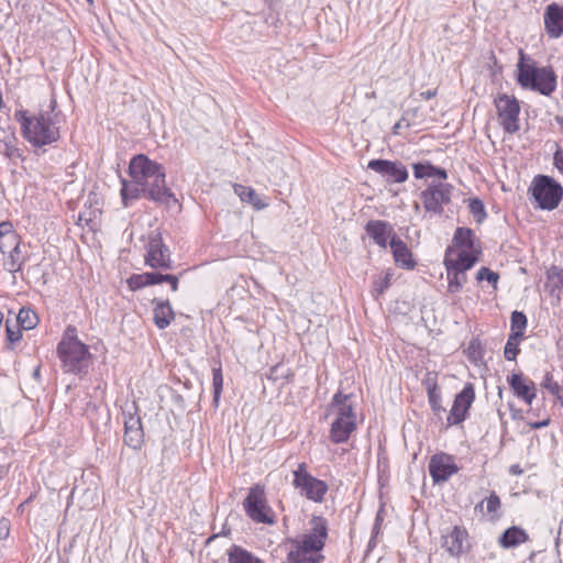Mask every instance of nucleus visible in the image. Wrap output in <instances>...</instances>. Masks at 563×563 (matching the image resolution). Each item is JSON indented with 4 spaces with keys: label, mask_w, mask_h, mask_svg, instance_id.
Segmentation results:
<instances>
[{
    "label": "nucleus",
    "mask_w": 563,
    "mask_h": 563,
    "mask_svg": "<svg viewBox=\"0 0 563 563\" xmlns=\"http://www.w3.org/2000/svg\"><path fill=\"white\" fill-rule=\"evenodd\" d=\"M129 174L132 180L143 189V197L169 206L177 202L175 195L166 186L164 167L140 154L134 156L129 165Z\"/></svg>",
    "instance_id": "1"
},
{
    "label": "nucleus",
    "mask_w": 563,
    "mask_h": 563,
    "mask_svg": "<svg viewBox=\"0 0 563 563\" xmlns=\"http://www.w3.org/2000/svg\"><path fill=\"white\" fill-rule=\"evenodd\" d=\"M310 529L300 539L291 540L292 549L286 556V563H319L321 555H316L325 544L328 522L323 517L313 516Z\"/></svg>",
    "instance_id": "2"
},
{
    "label": "nucleus",
    "mask_w": 563,
    "mask_h": 563,
    "mask_svg": "<svg viewBox=\"0 0 563 563\" xmlns=\"http://www.w3.org/2000/svg\"><path fill=\"white\" fill-rule=\"evenodd\" d=\"M519 55L517 82L523 89L538 91L543 96H550L554 92L556 89V75L552 67H538L537 62L526 55L523 51H520Z\"/></svg>",
    "instance_id": "3"
},
{
    "label": "nucleus",
    "mask_w": 563,
    "mask_h": 563,
    "mask_svg": "<svg viewBox=\"0 0 563 563\" xmlns=\"http://www.w3.org/2000/svg\"><path fill=\"white\" fill-rule=\"evenodd\" d=\"M14 117L21 124L24 139L33 146L48 145L59 139V129L47 113L30 115L26 111H16Z\"/></svg>",
    "instance_id": "4"
},
{
    "label": "nucleus",
    "mask_w": 563,
    "mask_h": 563,
    "mask_svg": "<svg viewBox=\"0 0 563 563\" xmlns=\"http://www.w3.org/2000/svg\"><path fill=\"white\" fill-rule=\"evenodd\" d=\"M57 355L66 373L81 374L88 368V347L77 339V330L74 327L66 329L57 345Z\"/></svg>",
    "instance_id": "5"
},
{
    "label": "nucleus",
    "mask_w": 563,
    "mask_h": 563,
    "mask_svg": "<svg viewBox=\"0 0 563 563\" xmlns=\"http://www.w3.org/2000/svg\"><path fill=\"white\" fill-rule=\"evenodd\" d=\"M478 261L476 254L466 251H459L456 256L452 249H448L444 256V266L446 269L448 291L457 294L467 282L466 272L471 269Z\"/></svg>",
    "instance_id": "6"
},
{
    "label": "nucleus",
    "mask_w": 563,
    "mask_h": 563,
    "mask_svg": "<svg viewBox=\"0 0 563 563\" xmlns=\"http://www.w3.org/2000/svg\"><path fill=\"white\" fill-rule=\"evenodd\" d=\"M542 210H554L563 197V187L547 175H538L533 178L528 190Z\"/></svg>",
    "instance_id": "7"
},
{
    "label": "nucleus",
    "mask_w": 563,
    "mask_h": 563,
    "mask_svg": "<svg viewBox=\"0 0 563 563\" xmlns=\"http://www.w3.org/2000/svg\"><path fill=\"white\" fill-rule=\"evenodd\" d=\"M495 106L500 125L508 134H515L520 130V104L514 96L506 93L495 98Z\"/></svg>",
    "instance_id": "8"
},
{
    "label": "nucleus",
    "mask_w": 563,
    "mask_h": 563,
    "mask_svg": "<svg viewBox=\"0 0 563 563\" xmlns=\"http://www.w3.org/2000/svg\"><path fill=\"white\" fill-rule=\"evenodd\" d=\"M441 547L451 558L460 559L472 549L468 531L459 525L442 530Z\"/></svg>",
    "instance_id": "9"
},
{
    "label": "nucleus",
    "mask_w": 563,
    "mask_h": 563,
    "mask_svg": "<svg viewBox=\"0 0 563 563\" xmlns=\"http://www.w3.org/2000/svg\"><path fill=\"white\" fill-rule=\"evenodd\" d=\"M452 190L448 183L430 184L420 195L426 211L442 214L444 206L451 202Z\"/></svg>",
    "instance_id": "10"
},
{
    "label": "nucleus",
    "mask_w": 563,
    "mask_h": 563,
    "mask_svg": "<svg viewBox=\"0 0 563 563\" xmlns=\"http://www.w3.org/2000/svg\"><path fill=\"white\" fill-rule=\"evenodd\" d=\"M145 264L153 269L167 271L173 267L169 249L159 233H152L146 244Z\"/></svg>",
    "instance_id": "11"
},
{
    "label": "nucleus",
    "mask_w": 563,
    "mask_h": 563,
    "mask_svg": "<svg viewBox=\"0 0 563 563\" xmlns=\"http://www.w3.org/2000/svg\"><path fill=\"white\" fill-rule=\"evenodd\" d=\"M246 515L255 522L275 523V512L268 506L265 495H246L243 501Z\"/></svg>",
    "instance_id": "12"
},
{
    "label": "nucleus",
    "mask_w": 563,
    "mask_h": 563,
    "mask_svg": "<svg viewBox=\"0 0 563 563\" xmlns=\"http://www.w3.org/2000/svg\"><path fill=\"white\" fill-rule=\"evenodd\" d=\"M475 399L474 386L467 383L455 396L453 406L446 418L448 426L460 424L466 419L467 412Z\"/></svg>",
    "instance_id": "13"
},
{
    "label": "nucleus",
    "mask_w": 563,
    "mask_h": 563,
    "mask_svg": "<svg viewBox=\"0 0 563 563\" xmlns=\"http://www.w3.org/2000/svg\"><path fill=\"white\" fill-rule=\"evenodd\" d=\"M367 167L385 177L387 183H405L408 179L406 166L398 161L372 159Z\"/></svg>",
    "instance_id": "14"
},
{
    "label": "nucleus",
    "mask_w": 563,
    "mask_h": 563,
    "mask_svg": "<svg viewBox=\"0 0 563 563\" xmlns=\"http://www.w3.org/2000/svg\"><path fill=\"white\" fill-rule=\"evenodd\" d=\"M459 467L454 457L445 453L434 454L429 462V472L433 481L444 482L453 474L457 473Z\"/></svg>",
    "instance_id": "15"
},
{
    "label": "nucleus",
    "mask_w": 563,
    "mask_h": 563,
    "mask_svg": "<svg viewBox=\"0 0 563 563\" xmlns=\"http://www.w3.org/2000/svg\"><path fill=\"white\" fill-rule=\"evenodd\" d=\"M292 484L302 493H327L329 489L325 482L314 478L307 472L305 464H299L294 471Z\"/></svg>",
    "instance_id": "16"
},
{
    "label": "nucleus",
    "mask_w": 563,
    "mask_h": 563,
    "mask_svg": "<svg viewBox=\"0 0 563 563\" xmlns=\"http://www.w3.org/2000/svg\"><path fill=\"white\" fill-rule=\"evenodd\" d=\"M507 382L514 391V395L522 399L527 405H531L537 397L536 384L525 377L521 373H514L507 377Z\"/></svg>",
    "instance_id": "17"
},
{
    "label": "nucleus",
    "mask_w": 563,
    "mask_h": 563,
    "mask_svg": "<svg viewBox=\"0 0 563 563\" xmlns=\"http://www.w3.org/2000/svg\"><path fill=\"white\" fill-rule=\"evenodd\" d=\"M543 20L549 37L559 38L563 35V5L550 3L545 8Z\"/></svg>",
    "instance_id": "18"
},
{
    "label": "nucleus",
    "mask_w": 563,
    "mask_h": 563,
    "mask_svg": "<svg viewBox=\"0 0 563 563\" xmlns=\"http://www.w3.org/2000/svg\"><path fill=\"white\" fill-rule=\"evenodd\" d=\"M124 443L133 450H139L144 441V432L139 416L129 413L124 418Z\"/></svg>",
    "instance_id": "19"
},
{
    "label": "nucleus",
    "mask_w": 563,
    "mask_h": 563,
    "mask_svg": "<svg viewBox=\"0 0 563 563\" xmlns=\"http://www.w3.org/2000/svg\"><path fill=\"white\" fill-rule=\"evenodd\" d=\"M353 397V394H343L342 391L334 394L328 407V415L332 413L335 415V418L356 420Z\"/></svg>",
    "instance_id": "20"
},
{
    "label": "nucleus",
    "mask_w": 563,
    "mask_h": 563,
    "mask_svg": "<svg viewBox=\"0 0 563 563\" xmlns=\"http://www.w3.org/2000/svg\"><path fill=\"white\" fill-rule=\"evenodd\" d=\"M365 231L383 249L387 247L388 239L391 240V236L396 235L393 227L383 220L368 221L365 225Z\"/></svg>",
    "instance_id": "21"
},
{
    "label": "nucleus",
    "mask_w": 563,
    "mask_h": 563,
    "mask_svg": "<svg viewBox=\"0 0 563 563\" xmlns=\"http://www.w3.org/2000/svg\"><path fill=\"white\" fill-rule=\"evenodd\" d=\"M389 246L391 249L394 261L397 265L406 269H412L415 267L416 262L412 258L411 251L397 235L391 236Z\"/></svg>",
    "instance_id": "22"
},
{
    "label": "nucleus",
    "mask_w": 563,
    "mask_h": 563,
    "mask_svg": "<svg viewBox=\"0 0 563 563\" xmlns=\"http://www.w3.org/2000/svg\"><path fill=\"white\" fill-rule=\"evenodd\" d=\"M356 429V420L335 418L331 423L330 439L334 443H344Z\"/></svg>",
    "instance_id": "23"
},
{
    "label": "nucleus",
    "mask_w": 563,
    "mask_h": 563,
    "mask_svg": "<svg viewBox=\"0 0 563 563\" xmlns=\"http://www.w3.org/2000/svg\"><path fill=\"white\" fill-rule=\"evenodd\" d=\"M453 242L457 246V250H452L454 256H456L459 251H466L471 254H476L478 257L481 252L475 246V234L471 229L457 228L453 236Z\"/></svg>",
    "instance_id": "24"
},
{
    "label": "nucleus",
    "mask_w": 563,
    "mask_h": 563,
    "mask_svg": "<svg viewBox=\"0 0 563 563\" xmlns=\"http://www.w3.org/2000/svg\"><path fill=\"white\" fill-rule=\"evenodd\" d=\"M529 540L528 533L518 526L507 528L499 537V544L504 549H511Z\"/></svg>",
    "instance_id": "25"
},
{
    "label": "nucleus",
    "mask_w": 563,
    "mask_h": 563,
    "mask_svg": "<svg viewBox=\"0 0 563 563\" xmlns=\"http://www.w3.org/2000/svg\"><path fill=\"white\" fill-rule=\"evenodd\" d=\"M154 323L163 330L166 329L175 318V313L168 300H153Z\"/></svg>",
    "instance_id": "26"
},
{
    "label": "nucleus",
    "mask_w": 563,
    "mask_h": 563,
    "mask_svg": "<svg viewBox=\"0 0 563 563\" xmlns=\"http://www.w3.org/2000/svg\"><path fill=\"white\" fill-rule=\"evenodd\" d=\"M227 555L229 563H264L263 560L255 556L252 552L236 544H233L227 551Z\"/></svg>",
    "instance_id": "27"
},
{
    "label": "nucleus",
    "mask_w": 563,
    "mask_h": 563,
    "mask_svg": "<svg viewBox=\"0 0 563 563\" xmlns=\"http://www.w3.org/2000/svg\"><path fill=\"white\" fill-rule=\"evenodd\" d=\"M234 191L242 201L249 202L252 206H254L257 210H262L266 207V203H263L258 197V195L255 192L254 189L250 187H245L242 185H236L234 187Z\"/></svg>",
    "instance_id": "28"
},
{
    "label": "nucleus",
    "mask_w": 563,
    "mask_h": 563,
    "mask_svg": "<svg viewBox=\"0 0 563 563\" xmlns=\"http://www.w3.org/2000/svg\"><path fill=\"white\" fill-rule=\"evenodd\" d=\"M16 321L19 327L24 330H32L38 323L37 314L30 308H21L18 316Z\"/></svg>",
    "instance_id": "29"
},
{
    "label": "nucleus",
    "mask_w": 563,
    "mask_h": 563,
    "mask_svg": "<svg viewBox=\"0 0 563 563\" xmlns=\"http://www.w3.org/2000/svg\"><path fill=\"white\" fill-rule=\"evenodd\" d=\"M139 187L133 180L131 184H128L124 179L122 180L121 198L124 207L129 206L130 200L143 197V189H139Z\"/></svg>",
    "instance_id": "30"
},
{
    "label": "nucleus",
    "mask_w": 563,
    "mask_h": 563,
    "mask_svg": "<svg viewBox=\"0 0 563 563\" xmlns=\"http://www.w3.org/2000/svg\"><path fill=\"white\" fill-rule=\"evenodd\" d=\"M391 277H393V273L388 269V271L382 272L379 275H377L374 278L372 292L375 297H378L385 292V290L390 285Z\"/></svg>",
    "instance_id": "31"
},
{
    "label": "nucleus",
    "mask_w": 563,
    "mask_h": 563,
    "mask_svg": "<svg viewBox=\"0 0 563 563\" xmlns=\"http://www.w3.org/2000/svg\"><path fill=\"white\" fill-rule=\"evenodd\" d=\"M153 282H154L153 273L147 272V273H142V274H133L128 279V285H129L130 289L137 290L143 287L153 285Z\"/></svg>",
    "instance_id": "32"
},
{
    "label": "nucleus",
    "mask_w": 563,
    "mask_h": 563,
    "mask_svg": "<svg viewBox=\"0 0 563 563\" xmlns=\"http://www.w3.org/2000/svg\"><path fill=\"white\" fill-rule=\"evenodd\" d=\"M510 327H511V333L518 334L521 338L525 335V330L527 328V317L521 311H514L511 313L510 318Z\"/></svg>",
    "instance_id": "33"
},
{
    "label": "nucleus",
    "mask_w": 563,
    "mask_h": 563,
    "mask_svg": "<svg viewBox=\"0 0 563 563\" xmlns=\"http://www.w3.org/2000/svg\"><path fill=\"white\" fill-rule=\"evenodd\" d=\"M523 338L518 334H512L508 336L507 343L505 345L504 355L508 361H515L517 355L519 354V343Z\"/></svg>",
    "instance_id": "34"
},
{
    "label": "nucleus",
    "mask_w": 563,
    "mask_h": 563,
    "mask_svg": "<svg viewBox=\"0 0 563 563\" xmlns=\"http://www.w3.org/2000/svg\"><path fill=\"white\" fill-rule=\"evenodd\" d=\"M9 256L4 260V268L10 273H16L21 269L23 260L21 258V251H9Z\"/></svg>",
    "instance_id": "35"
},
{
    "label": "nucleus",
    "mask_w": 563,
    "mask_h": 563,
    "mask_svg": "<svg viewBox=\"0 0 563 563\" xmlns=\"http://www.w3.org/2000/svg\"><path fill=\"white\" fill-rule=\"evenodd\" d=\"M18 249H20V238L18 234L0 236V252L2 254L9 251H18Z\"/></svg>",
    "instance_id": "36"
},
{
    "label": "nucleus",
    "mask_w": 563,
    "mask_h": 563,
    "mask_svg": "<svg viewBox=\"0 0 563 563\" xmlns=\"http://www.w3.org/2000/svg\"><path fill=\"white\" fill-rule=\"evenodd\" d=\"M542 387L548 389L553 396H555L558 399L562 398L563 388L560 386L558 382L553 379V376L551 373H547L543 382Z\"/></svg>",
    "instance_id": "37"
},
{
    "label": "nucleus",
    "mask_w": 563,
    "mask_h": 563,
    "mask_svg": "<svg viewBox=\"0 0 563 563\" xmlns=\"http://www.w3.org/2000/svg\"><path fill=\"white\" fill-rule=\"evenodd\" d=\"M468 208L470 212L478 223H481L486 218L485 207L482 200L477 198L471 199Z\"/></svg>",
    "instance_id": "38"
},
{
    "label": "nucleus",
    "mask_w": 563,
    "mask_h": 563,
    "mask_svg": "<svg viewBox=\"0 0 563 563\" xmlns=\"http://www.w3.org/2000/svg\"><path fill=\"white\" fill-rule=\"evenodd\" d=\"M212 385H213V400L218 402L222 387H223V376L220 367L213 368L212 371Z\"/></svg>",
    "instance_id": "39"
},
{
    "label": "nucleus",
    "mask_w": 563,
    "mask_h": 563,
    "mask_svg": "<svg viewBox=\"0 0 563 563\" xmlns=\"http://www.w3.org/2000/svg\"><path fill=\"white\" fill-rule=\"evenodd\" d=\"M412 168L413 175L418 179L433 177V170H431V168H434V166L430 163H417L412 165Z\"/></svg>",
    "instance_id": "40"
},
{
    "label": "nucleus",
    "mask_w": 563,
    "mask_h": 563,
    "mask_svg": "<svg viewBox=\"0 0 563 563\" xmlns=\"http://www.w3.org/2000/svg\"><path fill=\"white\" fill-rule=\"evenodd\" d=\"M476 278H477L478 282L487 280L496 289L497 288V284H498V279H499V275L496 272H493V271H490L487 267H482L477 272Z\"/></svg>",
    "instance_id": "41"
},
{
    "label": "nucleus",
    "mask_w": 563,
    "mask_h": 563,
    "mask_svg": "<svg viewBox=\"0 0 563 563\" xmlns=\"http://www.w3.org/2000/svg\"><path fill=\"white\" fill-rule=\"evenodd\" d=\"M5 332H7V340H8V347L13 349V345L18 343L22 339V332L19 328L13 329L9 324V320L5 322Z\"/></svg>",
    "instance_id": "42"
},
{
    "label": "nucleus",
    "mask_w": 563,
    "mask_h": 563,
    "mask_svg": "<svg viewBox=\"0 0 563 563\" xmlns=\"http://www.w3.org/2000/svg\"><path fill=\"white\" fill-rule=\"evenodd\" d=\"M422 385L424 386L427 394L439 390L438 373L427 372L424 378L422 379Z\"/></svg>",
    "instance_id": "43"
},
{
    "label": "nucleus",
    "mask_w": 563,
    "mask_h": 563,
    "mask_svg": "<svg viewBox=\"0 0 563 563\" xmlns=\"http://www.w3.org/2000/svg\"><path fill=\"white\" fill-rule=\"evenodd\" d=\"M427 395H428V400H429V404L431 406V409L435 413H438L440 411H444V408L441 405L442 397H441L440 390H435V391L429 393Z\"/></svg>",
    "instance_id": "44"
},
{
    "label": "nucleus",
    "mask_w": 563,
    "mask_h": 563,
    "mask_svg": "<svg viewBox=\"0 0 563 563\" xmlns=\"http://www.w3.org/2000/svg\"><path fill=\"white\" fill-rule=\"evenodd\" d=\"M486 507L489 514H496L500 507V499L498 495H489L486 498Z\"/></svg>",
    "instance_id": "45"
},
{
    "label": "nucleus",
    "mask_w": 563,
    "mask_h": 563,
    "mask_svg": "<svg viewBox=\"0 0 563 563\" xmlns=\"http://www.w3.org/2000/svg\"><path fill=\"white\" fill-rule=\"evenodd\" d=\"M553 164L558 170L563 175V148L558 147L553 155Z\"/></svg>",
    "instance_id": "46"
},
{
    "label": "nucleus",
    "mask_w": 563,
    "mask_h": 563,
    "mask_svg": "<svg viewBox=\"0 0 563 563\" xmlns=\"http://www.w3.org/2000/svg\"><path fill=\"white\" fill-rule=\"evenodd\" d=\"M9 234H16L12 223L9 221L0 222V236H7Z\"/></svg>",
    "instance_id": "47"
},
{
    "label": "nucleus",
    "mask_w": 563,
    "mask_h": 563,
    "mask_svg": "<svg viewBox=\"0 0 563 563\" xmlns=\"http://www.w3.org/2000/svg\"><path fill=\"white\" fill-rule=\"evenodd\" d=\"M153 273V285L162 284V283H168L169 278L172 277L170 274H162L159 272H152Z\"/></svg>",
    "instance_id": "48"
},
{
    "label": "nucleus",
    "mask_w": 563,
    "mask_h": 563,
    "mask_svg": "<svg viewBox=\"0 0 563 563\" xmlns=\"http://www.w3.org/2000/svg\"><path fill=\"white\" fill-rule=\"evenodd\" d=\"M528 424L531 429H541V428L548 427L550 424V419L547 418L542 421L529 422Z\"/></svg>",
    "instance_id": "49"
},
{
    "label": "nucleus",
    "mask_w": 563,
    "mask_h": 563,
    "mask_svg": "<svg viewBox=\"0 0 563 563\" xmlns=\"http://www.w3.org/2000/svg\"><path fill=\"white\" fill-rule=\"evenodd\" d=\"M431 170H433V177H439L440 179H446L448 178V174H446V170L444 168H440V167H435L434 168H431Z\"/></svg>",
    "instance_id": "50"
},
{
    "label": "nucleus",
    "mask_w": 563,
    "mask_h": 563,
    "mask_svg": "<svg viewBox=\"0 0 563 563\" xmlns=\"http://www.w3.org/2000/svg\"><path fill=\"white\" fill-rule=\"evenodd\" d=\"M553 277H555V278H556L558 284H559L560 286H563V269H560V268L553 267Z\"/></svg>",
    "instance_id": "51"
},
{
    "label": "nucleus",
    "mask_w": 563,
    "mask_h": 563,
    "mask_svg": "<svg viewBox=\"0 0 563 563\" xmlns=\"http://www.w3.org/2000/svg\"><path fill=\"white\" fill-rule=\"evenodd\" d=\"M383 510H384V503H380V508H379V510L376 514L374 525H378V526L382 525V522L384 520V518H383Z\"/></svg>",
    "instance_id": "52"
},
{
    "label": "nucleus",
    "mask_w": 563,
    "mask_h": 563,
    "mask_svg": "<svg viewBox=\"0 0 563 563\" xmlns=\"http://www.w3.org/2000/svg\"><path fill=\"white\" fill-rule=\"evenodd\" d=\"M178 283H179L178 277H177V276H175V275H172V277L169 278L168 284L170 285V289H172L173 291H177V289H178Z\"/></svg>",
    "instance_id": "53"
},
{
    "label": "nucleus",
    "mask_w": 563,
    "mask_h": 563,
    "mask_svg": "<svg viewBox=\"0 0 563 563\" xmlns=\"http://www.w3.org/2000/svg\"><path fill=\"white\" fill-rule=\"evenodd\" d=\"M437 95V90H426L420 93V97L423 99H431Z\"/></svg>",
    "instance_id": "54"
},
{
    "label": "nucleus",
    "mask_w": 563,
    "mask_h": 563,
    "mask_svg": "<svg viewBox=\"0 0 563 563\" xmlns=\"http://www.w3.org/2000/svg\"><path fill=\"white\" fill-rule=\"evenodd\" d=\"M307 497L316 503L323 501V495H307Z\"/></svg>",
    "instance_id": "55"
},
{
    "label": "nucleus",
    "mask_w": 563,
    "mask_h": 563,
    "mask_svg": "<svg viewBox=\"0 0 563 563\" xmlns=\"http://www.w3.org/2000/svg\"><path fill=\"white\" fill-rule=\"evenodd\" d=\"M249 493L251 494H254V493H264V489L263 487H261L258 484L254 485L253 487H251L249 489Z\"/></svg>",
    "instance_id": "56"
},
{
    "label": "nucleus",
    "mask_w": 563,
    "mask_h": 563,
    "mask_svg": "<svg viewBox=\"0 0 563 563\" xmlns=\"http://www.w3.org/2000/svg\"><path fill=\"white\" fill-rule=\"evenodd\" d=\"M379 530H380V526H378V525H374L373 526V529H372V540L378 536Z\"/></svg>",
    "instance_id": "57"
},
{
    "label": "nucleus",
    "mask_w": 563,
    "mask_h": 563,
    "mask_svg": "<svg viewBox=\"0 0 563 563\" xmlns=\"http://www.w3.org/2000/svg\"><path fill=\"white\" fill-rule=\"evenodd\" d=\"M5 146H7V154H8L9 156H12L14 153H16V152H18V148H15L14 146H10V145H8V144H5Z\"/></svg>",
    "instance_id": "58"
},
{
    "label": "nucleus",
    "mask_w": 563,
    "mask_h": 563,
    "mask_svg": "<svg viewBox=\"0 0 563 563\" xmlns=\"http://www.w3.org/2000/svg\"><path fill=\"white\" fill-rule=\"evenodd\" d=\"M8 534H9V529L8 528H0V539L7 538Z\"/></svg>",
    "instance_id": "59"
},
{
    "label": "nucleus",
    "mask_w": 563,
    "mask_h": 563,
    "mask_svg": "<svg viewBox=\"0 0 563 563\" xmlns=\"http://www.w3.org/2000/svg\"><path fill=\"white\" fill-rule=\"evenodd\" d=\"M75 496H76V495H74V494L68 495V498H67V499H68V501H67V505H68V506L70 505V503H73V500H74Z\"/></svg>",
    "instance_id": "60"
},
{
    "label": "nucleus",
    "mask_w": 563,
    "mask_h": 563,
    "mask_svg": "<svg viewBox=\"0 0 563 563\" xmlns=\"http://www.w3.org/2000/svg\"><path fill=\"white\" fill-rule=\"evenodd\" d=\"M38 375H40V368H36V369L34 371V376H38Z\"/></svg>",
    "instance_id": "61"
},
{
    "label": "nucleus",
    "mask_w": 563,
    "mask_h": 563,
    "mask_svg": "<svg viewBox=\"0 0 563 563\" xmlns=\"http://www.w3.org/2000/svg\"><path fill=\"white\" fill-rule=\"evenodd\" d=\"M96 505H99L98 500L96 503L92 501V506H96Z\"/></svg>",
    "instance_id": "62"
},
{
    "label": "nucleus",
    "mask_w": 563,
    "mask_h": 563,
    "mask_svg": "<svg viewBox=\"0 0 563 563\" xmlns=\"http://www.w3.org/2000/svg\"><path fill=\"white\" fill-rule=\"evenodd\" d=\"M560 539L558 538L555 541L556 547L559 545Z\"/></svg>",
    "instance_id": "63"
},
{
    "label": "nucleus",
    "mask_w": 563,
    "mask_h": 563,
    "mask_svg": "<svg viewBox=\"0 0 563 563\" xmlns=\"http://www.w3.org/2000/svg\"><path fill=\"white\" fill-rule=\"evenodd\" d=\"M89 2H92V0H88Z\"/></svg>",
    "instance_id": "64"
}]
</instances>
